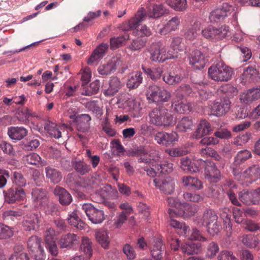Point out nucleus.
Wrapping results in <instances>:
<instances>
[{"label":"nucleus","mask_w":260,"mask_h":260,"mask_svg":"<svg viewBox=\"0 0 260 260\" xmlns=\"http://www.w3.org/2000/svg\"><path fill=\"white\" fill-rule=\"evenodd\" d=\"M260 99V87L252 88L246 92L242 93L240 95V100L245 104H249Z\"/></svg>","instance_id":"4be33fe9"},{"label":"nucleus","mask_w":260,"mask_h":260,"mask_svg":"<svg viewBox=\"0 0 260 260\" xmlns=\"http://www.w3.org/2000/svg\"><path fill=\"white\" fill-rule=\"evenodd\" d=\"M229 33L228 26H222L218 28L208 27L202 30L203 36L208 39H222L225 38Z\"/></svg>","instance_id":"9d476101"},{"label":"nucleus","mask_w":260,"mask_h":260,"mask_svg":"<svg viewBox=\"0 0 260 260\" xmlns=\"http://www.w3.org/2000/svg\"><path fill=\"white\" fill-rule=\"evenodd\" d=\"M199 30V26L197 23H194L190 26L185 33V37L189 40H194L198 36L197 31Z\"/></svg>","instance_id":"4d7b16f0"},{"label":"nucleus","mask_w":260,"mask_h":260,"mask_svg":"<svg viewBox=\"0 0 260 260\" xmlns=\"http://www.w3.org/2000/svg\"><path fill=\"white\" fill-rule=\"evenodd\" d=\"M86 108L94 114L98 118H100L103 115L102 108L94 101L87 103Z\"/></svg>","instance_id":"864d4df0"},{"label":"nucleus","mask_w":260,"mask_h":260,"mask_svg":"<svg viewBox=\"0 0 260 260\" xmlns=\"http://www.w3.org/2000/svg\"><path fill=\"white\" fill-rule=\"evenodd\" d=\"M143 70L153 80H157L159 79L163 72L162 69L160 68H157L153 69H147L146 70L143 69Z\"/></svg>","instance_id":"bf43d9fd"},{"label":"nucleus","mask_w":260,"mask_h":260,"mask_svg":"<svg viewBox=\"0 0 260 260\" xmlns=\"http://www.w3.org/2000/svg\"><path fill=\"white\" fill-rule=\"evenodd\" d=\"M67 220L71 225L76 227L78 229L81 230L84 228L85 224L77 215L76 210L69 215Z\"/></svg>","instance_id":"a19ab883"},{"label":"nucleus","mask_w":260,"mask_h":260,"mask_svg":"<svg viewBox=\"0 0 260 260\" xmlns=\"http://www.w3.org/2000/svg\"><path fill=\"white\" fill-rule=\"evenodd\" d=\"M211 132L210 123L206 120L202 119L197 126V128L193 134L194 138L199 139L205 135H209Z\"/></svg>","instance_id":"393cba45"},{"label":"nucleus","mask_w":260,"mask_h":260,"mask_svg":"<svg viewBox=\"0 0 260 260\" xmlns=\"http://www.w3.org/2000/svg\"><path fill=\"white\" fill-rule=\"evenodd\" d=\"M45 174L47 179L53 184L59 183L62 178V173L57 169L48 166L45 168Z\"/></svg>","instance_id":"c85d7f7f"},{"label":"nucleus","mask_w":260,"mask_h":260,"mask_svg":"<svg viewBox=\"0 0 260 260\" xmlns=\"http://www.w3.org/2000/svg\"><path fill=\"white\" fill-rule=\"evenodd\" d=\"M184 185L192 187L195 189H200L203 187L201 182L198 179L191 176H185L182 178Z\"/></svg>","instance_id":"4c0bfd02"},{"label":"nucleus","mask_w":260,"mask_h":260,"mask_svg":"<svg viewBox=\"0 0 260 260\" xmlns=\"http://www.w3.org/2000/svg\"><path fill=\"white\" fill-rule=\"evenodd\" d=\"M154 139L158 144L168 146L178 140V136L174 132L171 133L159 132L155 136Z\"/></svg>","instance_id":"dca6fc26"},{"label":"nucleus","mask_w":260,"mask_h":260,"mask_svg":"<svg viewBox=\"0 0 260 260\" xmlns=\"http://www.w3.org/2000/svg\"><path fill=\"white\" fill-rule=\"evenodd\" d=\"M220 214L223 220V228L226 232V235L230 236L232 233V224L230 212L228 209L224 208L221 211Z\"/></svg>","instance_id":"2f4dec72"},{"label":"nucleus","mask_w":260,"mask_h":260,"mask_svg":"<svg viewBox=\"0 0 260 260\" xmlns=\"http://www.w3.org/2000/svg\"><path fill=\"white\" fill-rule=\"evenodd\" d=\"M233 174L242 184L248 186L260 178V168L258 165H254L241 173L239 169L233 167Z\"/></svg>","instance_id":"20e7f679"},{"label":"nucleus","mask_w":260,"mask_h":260,"mask_svg":"<svg viewBox=\"0 0 260 260\" xmlns=\"http://www.w3.org/2000/svg\"><path fill=\"white\" fill-rule=\"evenodd\" d=\"M27 130L22 126H11L8 129V135L12 140H21L27 135Z\"/></svg>","instance_id":"bb28decb"},{"label":"nucleus","mask_w":260,"mask_h":260,"mask_svg":"<svg viewBox=\"0 0 260 260\" xmlns=\"http://www.w3.org/2000/svg\"><path fill=\"white\" fill-rule=\"evenodd\" d=\"M168 213L170 217V225L174 228L182 229L183 223L174 219V217L180 216L177 213V210L170 208Z\"/></svg>","instance_id":"de8ad7c7"},{"label":"nucleus","mask_w":260,"mask_h":260,"mask_svg":"<svg viewBox=\"0 0 260 260\" xmlns=\"http://www.w3.org/2000/svg\"><path fill=\"white\" fill-rule=\"evenodd\" d=\"M242 226L244 229L251 232L256 231L260 229L257 223L247 219H245L244 222H243Z\"/></svg>","instance_id":"338daca9"},{"label":"nucleus","mask_w":260,"mask_h":260,"mask_svg":"<svg viewBox=\"0 0 260 260\" xmlns=\"http://www.w3.org/2000/svg\"><path fill=\"white\" fill-rule=\"evenodd\" d=\"M207 250V256L210 258H212L214 257L218 252L219 247L216 243L211 242L208 245Z\"/></svg>","instance_id":"680f3d73"},{"label":"nucleus","mask_w":260,"mask_h":260,"mask_svg":"<svg viewBox=\"0 0 260 260\" xmlns=\"http://www.w3.org/2000/svg\"><path fill=\"white\" fill-rule=\"evenodd\" d=\"M129 39V36L125 35L117 38H112L110 39V47L112 49H115L122 46L124 42Z\"/></svg>","instance_id":"6e6d98bb"},{"label":"nucleus","mask_w":260,"mask_h":260,"mask_svg":"<svg viewBox=\"0 0 260 260\" xmlns=\"http://www.w3.org/2000/svg\"><path fill=\"white\" fill-rule=\"evenodd\" d=\"M239 199L244 204L246 205H254L252 191L243 190L239 192Z\"/></svg>","instance_id":"a18cd8bd"},{"label":"nucleus","mask_w":260,"mask_h":260,"mask_svg":"<svg viewBox=\"0 0 260 260\" xmlns=\"http://www.w3.org/2000/svg\"><path fill=\"white\" fill-rule=\"evenodd\" d=\"M121 61L117 57H113L106 64L100 65L98 69L99 73L103 76H107L114 72L120 64Z\"/></svg>","instance_id":"f3484780"},{"label":"nucleus","mask_w":260,"mask_h":260,"mask_svg":"<svg viewBox=\"0 0 260 260\" xmlns=\"http://www.w3.org/2000/svg\"><path fill=\"white\" fill-rule=\"evenodd\" d=\"M108 48L107 44H101L93 51L87 60L88 64H92L94 62L101 59L104 56Z\"/></svg>","instance_id":"a878e982"},{"label":"nucleus","mask_w":260,"mask_h":260,"mask_svg":"<svg viewBox=\"0 0 260 260\" xmlns=\"http://www.w3.org/2000/svg\"><path fill=\"white\" fill-rule=\"evenodd\" d=\"M238 115L240 118L243 119L248 117L251 119H257L260 117V103L254 108L249 114H247L244 109L241 110V114L240 115L238 112Z\"/></svg>","instance_id":"49530a36"},{"label":"nucleus","mask_w":260,"mask_h":260,"mask_svg":"<svg viewBox=\"0 0 260 260\" xmlns=\"http://www.w3.org/2000/svg\"><path fill=\"white\" fill-rule=\"evenodd\" d=\"M255 236L252 234L244 235L240 237V241L246 247L249 248L255 247Z\"/></svg>","instance_id":"3c124183"},{"label":"nucleus","mask_w":260,"mask_h":260,"mask_svg":"<svg viewBox=\"0 0 260 260\" xmlns=\"http://www.w3.org/2000/svg\"><path fill=\"white\" fill-rule=\"evenodd\" d=\"M179 210L178 211H177V213L180 216H191L197 211L195 206H191L186 203L181 204Z\"/></svg>","instance_id":"37998d69"},{"label":"nucleus","mask_w":260,"mask_h":260,"mask_svg":"<svg viewBox=\"0 0 260 260\" xmlns=\"http://www.w3.org/2000/svg\"><path fill=\"white\" fill-rule=\"evenodd\" d=\"M208 62V56L200 50L192 51L189 57L190 64L197 70L204 68Z\"/></svg>","instance_id":"f8f14e48"},{"label":"nucleus","mask_w":260,"mask_h":260,"mask_svg":"<svg viewBox=\"0 0 260 260\" xmlns=\"http://www.w3.org/2000/svg\"><path fill=\"white\" fill-rule=\"evenodd\" d=\"M181 78L177 75H172L168 73L163 76V80L167 84L174 85L178 83L181 81Z\"/></svg>","instance_id":"052dcab7"},{"label":"nucleus","mask_w":260,"mask_h":260,"mask_svg":"<svg viewBox=\"0 0 260 260\" xmlns=\"http://www.w3.org/2000/svg\"><path fill=\"white\" fill-rule=\"evenodd\" d=\"M75 169L78 172L83 175L89 172L90 167L86 163L79 161L76 162Z\"/></svg>","instance_id":"0e129e2a"},{"label":"nucleus","mask_w":260,"mask_h":260,"mask_svg":"<svg viewBox=\"0 0 260 260\" xmlns=\"http://www.w3.org/2000/svg\"><path fill=\"white\" fill-rule=\"evenodd\" d=\"M110 188H111V185H107L100 190L95 191L91 195L92 201L98 203H104L107 196V191Z\"/></svg>","instance_id":"f704fd0d"},{"label":"nucleus","mask_w":260,"mask_h":260,"mask_svg":"<svg viewBox=\"0 0 260 260\" xmlns=\"http://www.w3.org/2000/svg\"><path fill=\"white\" fill-rule=\"evenodd\" d=\"M180 24V19L177 17H173L161 28L158 29V32L161 35H166L178 28Z\"/></svg>","instance_id":"b1692460"},{"label":"nucleus","mask_w":260,"mask_h":260,"mask_svg":"<svg viewBox=\"0 0 260 260\" xmlns=\"http://www.w3.org/2000/svg\"><path fill=\"white\" fill-rule=\"evenodd\" d=\"M231 102L229 99H224L220 103H215L211 106V114L220 116L227 113L231 108Z\"/></svg>","instance_id":"6ab92c4d"},{"label":"nucleus","mask_w":260,"mask_h":260,"mask_svg":"<svg viewBox=\"0 0 260 260\" xmlns=\"http://www.w3.org/2000/svg\"><path fill=\"white\" fill-rule=\"evenodd\" d=\"M146 40L138 37V38L134 40L129 46L131 50L136 51L140 50L144 47L145 45Z\"/></svg>","instance_id":"69168bd1"},{"label":"nucleus","mask_w":260,"mask_h":260,"mask_svg":"<svg viewBox=\"0 0 260 260\" xmlns=\"http://www.w3.org/2000/svg\"><path fill=\"white\" fill-rule=\"evenodd\" d=\"M233 10L234 8L233 6L229 5L227 3H224L221 8H217L210 13L209 19L212 22L222 20L231 14V11Z\"/></svg>","instance_id":"9b49d317"},{"label":"nucleus","mask_w":260,"mask_h":260,"mask_svg":"<svg viewBox=\"0 0 260 260\" xmlns=\"http://www.w3.org/2000/svg\"><path fill=\"white\" fill-rule=\"evenodd\" d=\"M142 73L140 72H137L133 74L128 79L127 86L129 88H135L140 84L142 80Z\"/></svg>","instance_id":"c03bdc74"},{"label":"nucleus","mask_w":260,"mask_h":260,"mask_svg":"<svg viewBox=\"0 0 260 260\" xmlns=\"http://www.w3.org/2000/svg\"><path fill=\"white\" fill-rule=\"evenodd\" d=\"M17 117L19 121L25 123L28 121L29 117H36V115L29 109L25 108L17 113Z\"/></svg>","instance_id":"13d9d810"},{"label":"nucleus","mask_w":260,"mask_h":260,"mask_svg":"<svg viewBox=\"0 0 260 260\" xmlns=\"http://www.w3.org/2000/svg\"><path fill=\"white\" fill-rule=\"evenodd\" d=\"M153 182L155 186L158 187L162 192L166 194H171L174 190L176 181L171 177H167L161 181H159L157 178H155L153 179Z\"/></svg>","instance_id":"2eb2a0df"},{"label":"nucleus","mask_w":260,"mask_h":260,"mask_svg":"<svg viewBox=\"0 0 260 260\" xmlns=\"http://www.w3.org/2000/svg\"><path fill=\"white\" fill-rule=\"evenodd\" d=\"M40 217L38 214H32L24 218L22 225L25 230L30 231L37 230L39 226Z\"/></svg>","instance_id":"412c9836"},{"label":"nucleus","mask_w":260,"mask_h":260,"mask_svg":"<svg viewBox=\"0 0 260 260\" xmlns=\"http://www.w3.org/2000/svg\"><path fill=\"white\" fill-rule=\"evenodd\" d=\"M56 236L57 235L56 234L55 230L51 228L47 229L45 232V243L56 241V240L57 239Z\"/></svg>","instance_id":"e2e57ef3"},{"label":"nucleus","mask_w":260,"mask_h":260,"mask_svg":"<svg viewBox=\"0 0 260 260\" xmlns=\"http://www.w3.org/2000/svg\"><path fill=\"white\" fill-rule=\"evenodd\" d=\"M149 116L150 122L156 125L168 126L174 122L173 115L164 107L153 109Z\"/></svg>","instance_id":"39448f33"},{"label":"nucleus","mask_w":260,"mask_h":260,"mask_svg":"<svg viewBox=\"0 0 260 260\" xmlns=\"http://www.w3.org/2000/svg\"><path fill=\"white\" fill-rule=\"evenodd\" d=\"M181 168L186 172H196L198 169L193 168L191 160L188 157H183L180 161Z\"/></svg>","instance_id":"5fc2aeb1"},{"label":"nucleus","mask_w":260,"mask_h":260,"mask_svg":"<svg viewBox=\"0 0 260 260\" xmlns=\"http://www.w3.org/2000/svg\"><path fill=\"white\" fill-rule=\"evenodd\" d=\"M192 125V120L188 117H184L178 122L176 129L178 132L185 133L190 129Z\"/></svg>","instance_id":"c9c22d12"},{"label":"nucleus","mask_w":260,"mask_h":260,"mask_svg":"<svg viewBox=\"0 0 260 260\" xmlns=\"http://www.w3.org/2000/svg\"><path fill=\"white\" fill-rule=\"evenodd\" d=\"M168 4L176 11H183L187 8L186 0H169Z\"/></svg>","instance_id":"09e8293b"},{"label":"nucleus","mask_w":260,"mask_h":260,"mask_svg":"<svg viewBox=\"0 0 260 260\" xmlns=\"http://www.w3.org/2000/svg\"><path fill=\"white\" fill-rule=\"evenodd\" d=\"M258 74V71L255 67L249 66L244 70V72L241 76V82L245 83L247 81L253 80Z\"/></svg>","instance_id":"ea45409f"},{"label":"nucleus","mask_w":260,"mask_h":260,"mask_svg":"<svg viewBox=\"0 0 260 260\" xmlns=\"http://www.w3.org/2000/svg\"><path fill=\"white\" fill-rule=\"evenodd\" d=\"M81 250L84 252L87 257H90L92 254L91 242L87 238H83L80 246Z\"/></svg>","instance_id":"603ef678"},{"label":"nucleus","mask_w":260,"mask_h":260,"mask_svg":"<svg viewBox=\"0 0 260 260\" xmlns=\"http://www.w3.org/2000/svg\"><path fill=\"white\" fill-rule=\"evenodd\" d=\"M251 157L250 151L247 150H244L239 151L234 158V161L233 164L232 168H237L238 165L241 163L244 162L247 159Z\"/></svg>","instance_id":"58836bf2"},{"label":"nucleus","mask_w":260,"mask_h":260,"mask_svg":"<svg viewBox=\"0 0 260 260\" xmlns=\"http://www.w3.org/2000/svg\"><path fill=\"white\" fill-rule=\"evenodd\" d=\"M44 128L50 136L56 139H59L61 136V128L55 123L48 121L45 124Z\"/></svg>","instance_id":"72a5a7b5"},{"label":"nucleus","mask_w":260,"mask_h":260,"mask_svg":"<svg viewBox=\"0 0 260 260\" xmlns=\"http://www.w3.org/2000/svg\"><path fill=\"white\" fill-rule=\"evenodd\" d=\"M27 247L36 260H43L45 257L44 249L41 246V241L37 236H33L29 238L27 242Z\"/></svg>","instance_id":"1a4fd4ad"},{"label":"nucleus","mask_w":260,"mask_h":260,"mask_svg":"<svg viewBox=\"0 0 260 260\" xmlns=\"http://www.w3.org/2000/svg\"><path fill=\"white\" fill-rule=\"evenodd\" d=\"M146 95L147 100L152 103L168 102L171 98V93L162 87L156 85L148 87Z\"/></svg>","instance_id":"423d86ee"},{"label":"nucleus","mask_w":260,"mask_h":260,"mask_svg":"<svg viewBox=\"0 0 260 260\" xmlns=\"http://www.w3.org/2000/svg\"><path fill=\"white\" fill-rule=\"evenodd\" d=\"M148 246L152 256L157 259H160L162 257V252L165 249L161 240L153 237L150 239Z\"/></svg>","instance_id":"ddd939ff"},{"label":"nucleus","mask_w":260,"mask_h":260,"mask_svg":"<svg viewBox=\"0 0 260 260\" xmlns=\"http://www.w3.org/2000/svg\"><path fill=\"white\" fill-rule=\"evenodd\" d=\"M91 119V117L88 114H81L77 116L75 121L77 123L78 131L81 132L87 131L89 128Z\"/></svg>","instance_id":"c756f323"},{"label":"nucleus","mask_w":260,"mask_h":260,"mask_svg":"<svg viewBox=\"0 0 260 260\" xmlns=\"http://www.w3.org/2000/svg\"><path fill=\"white\" fill-rule=\"evenodd\" d=\"M25 197V193L22 188H18L15 190L10 188L5 193V201L9 204L23 200Z\"/></svg>","instance_id":"aec40b11"},{"label":"nucleus","mask_w":260,"mask_h":260,"mask_svg":"<svg viewBox=\"0 0 260 260\" xmlns=\"http://www.w3.org/2000/svg\"><path fill=\"white\" fill-rule=\"evenodd\" d=\"M218 260H238L234 255L232 252L223 250L221 251L217 256Z\"/></svg>","instance_id":"774afa93"},{"label":"nucleus","mask_w":260,"mask_h":260,"mask_svg":"<svg viewBox=\"0 0 260 260\" xmlns=\"http://www.w3.org/2000/svg\"><path fill=\"white\" fill-rule=\"evenodd\" d=\"M208 73L210 79L217 82L228 81L233 75L232 69L222 62L212 65Z\"/></svg>","instance_id":"7ed1b4c3"},{"label":"nucleus","mask_w":260,"mask_h":260,"mask_svg":"<svg viewBox=\"0 0 260 260\" xmlns=\"http://www.w3.org/2000/svg\"><path fill=\"white\" fill-rule=\"evenodd\" d=\"M95 237L96 241L105 249L109 247V237L107 231L99 230L96 232Z\"/></svg>","instance_id":"473e14b6"},{"label":"nucleus","mask_w":260,"mask_h":260,"mask_svg":"<svg viewBox=\"0 0 260 260\" xmlns=\"http://www.w3.org/2000/svg\"><path fill=\"white\" fill-rule=\"evenodd\" d=\"M55 196L58 198L59 203L62 205H68L72 201L70 193L64 188L56 186L54 190Z\"/></svg>","instance_id":"5701e85b"},{"label":"nucleus","mask_w":260,"mask_h":260,"mask_svg":"<svg viewBox=\"0 0 260 260\" xmlns=\"http://www.w3.org/2000/svg\"><path fill=\"white\" fill-rule=\"evenodd\" d=\"M149 51L150 53V59L154 61L164 62L176 56L169 51L166 52L165 46L160 42L152 44Z\"/></svg>","instance_id":"0eeeda50"},{"label":"nucleus","mask_w":260,"mask_h":260,"mask_svg":"<svg viewBox=\"0 0 260 260\" xmlns=\"http://www.w3.org/2000/svg\"><path fill=\"white\" fill-rule=\"evenodd\" d=\"M181 249L183 253L187 254L197 253L199 250L198 245L192 242L182 244Z\"/></svg>","instance_id":"8fccbe9b"},{"label":"nucleus","mask_w":260,"mask_h":260,"mask_svg":"<svg viewBox=\"0 0 260 260\" xmlns=\"http://www.w3.org/2000/svg\"><path fill=\"white\" fill-rule=\"evenodd\" d=\"M145 16L146 14L144 9L142 8L140 9L136 14L135 17L121 24L120 29L125 31L132 30L133 31V35L138 37L150 36L151 31L145 25L141 26L140 30L137 29L140 23L144 20Z\"/></svg>","instance_id":"f257e3e1"},{"label":"nucleus","mask_w":260,"mask_h":260,"mask_svg":"<svg viewBox=\"0 0 260 260\" xmlns=\"http://www.w3.org/2000/svg\"><path fill=\"white\" fill-rule=\"evenodd\" d=\"M32 197L36 206L45 207L48 205V198L47 191L42 188H35Z\"/></svg>","instance_id":"a211bd4d"},{"label":"nucleus","mask_w":260,"mask_h":260,"mask_svg":"<svg viewBox=\"0 0 260 260\" xmlns=\"http://www.w3.org/2000/svg\"><path fill=\"white\" fill-rule=\"evenodd\" d=\"M79 237L74 234L69 233L62 235L59 241V245L61 248H71L78 243Z\"/></svg>","instance_id":"cd10ccee"},{"label":"nucleus","mask_w":260,"mask_h":260,"mask_svg":"<svg viewBox=\"0 0 260 260\" xmlns=\"http://www.w3.org/2000/svg\"><path fill=\"white\" fill-rule=\"evenodd\" d=\"M9 260H28V257L22 245H16L14 247V253Z\"/></svg>","instance_id":"e433bc0d"},{"label":"nucleus","mask_w":260,"mask_h":260,"mask_svg":"<svg viewBox=\"0 0 260 260\" xmlns=\"http://www.w3.org/2000/svg\"><path fill=\"white\" fill-rule=\"evenodd\" d=\"M121 86L119 79L116 77H112L109 81V87L104 89V93L106 96H112L118 91Z\"/></svg>","instance_id":"7c9ffc66"},{"label":"nucleus","mask_w":260,"mask_h":260,"mask_svg":"<svg viewBox=\"0 0 260 260\" xmlns=\"http://www.w3.org/2000/svg\"><path fill=\"white\" fill-rule=\"evenodd\" d=\"M167 13H168V10L160 4L154 6L152 10H150L147 15L150 18H158Z\"/></svg>","instance_id":"79ce46f5"},{"label":"nucleus","mask_w":260,"mask_h":260,"mask_svg":"<svg viewBox=\"0 0 260 260\" xmlns=\"http://www.w3.org/2000/svg\"><path fill=\"white\" fill-rule=\"evenodd\" d=\"M82 209L85 212L89 219L93 223H101L105 219L103 211L96 209L90 203L83 204L82 205Z\"/></svg>","instance_id":"6e6552de"},{"label":"nucleus","mask_w":260,"mask_h":260,"mask_svg":"<svg viewBox=\"0 0 260 260\" xmlns=\"http://www.w3.org/2000/svg\"><path fill=\"white\" fill-rule=\"evenodd\" d=\"M183 96L181 95L177 98L176 100L174 99L172 107L173 110L179 113H189L193 110V105L191 103L182 100Z\"/></svg>","instance_id":"4468645a"},{"label":"nucleus","mask_w":260,"mask_h":260,"mask_svg":"<svg viewBox=\"0 0 260 260\" xmlns=\"http://www.w3.org/2000/svg\"><path fill=\"white\" fill-rule=\"evenodd\" d=\"M217 219V215L214 211L207 209L204 211L202 217L196 219L195 222L199 225H205L208 233L212 236H214L217 234L221 229Z\"/></svg>","instance_id":"f03ea898"}]
</instances>
